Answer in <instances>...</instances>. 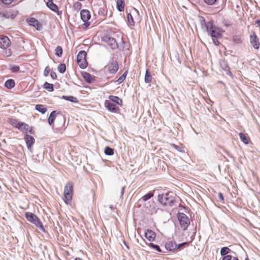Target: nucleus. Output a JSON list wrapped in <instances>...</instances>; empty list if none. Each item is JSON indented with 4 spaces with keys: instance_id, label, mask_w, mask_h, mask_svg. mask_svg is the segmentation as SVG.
Listing matches in <instances>:
<instances>
[{
    "instance_id": "1",
    "label": "nucleus",
    "mask_w": 260,
    "mask_h": 260,
    "mask_svg": "<svg viewBox=\"0 0 260 260\" xmlns=\"http://www.w3.org/2000/svg\"><path fill=\"white\" fill-rule=\"evenodd\" d=\"M157 201L164 206L173 207L176 202L175 197L168 193L159 194Z\"/></svg>"
},
{
    "instance_id": "2",
    "label": "nucleus",
    "mask_w": 260,
    "mask_h": 260,
    "mask_svg": "<svg viewBox=\"0 0 260 260\" xmlns=\"http://www.w3.org/2000/svg\"><path fill=\"white\" fill-rule=\"evenodd\" d=\"M207 29L208 34L212 37L213 42L214 44L218 46L219 44V42L218 39L221 38L222 31L218 27L213 26L212 24L210 25L209 27V25L207 26Z\"/></svg>"
},
{
    "instance_id": "3",
    "label": "nucleus",
    "mask_w": 260,
    "mask_h": 260,
    "mask_svg": "<svg viewBox=\"0 0 260 260\" xmlns=\"http://www.w3.org/2000/svg\"><path fill=\"white\" fill-rule=\"evenodd\" d=\"M74 192V183L72 181L66 183L64 187V202L66 204H69L73 198Z\"/></svg>"
},
{
    "instance_id": "4",
    "label": "nucleus",
    "mask_w": 260,
    "mask_h": 260,
    "mask_svg": "<svg viewBox=\"0 0 260 260\" xmlns=\"http://www.w3.org/2000/svg\"><path fill=\"white\" fill-rule=\"evenodd\" d=\"M25 217L28 221L35 224L40 231L44 233L46 232L40 219L34 213L30 212H26L25 213Z\"/></svg>"
},
{
    "instance_id": "5",
    "label": "nucleus",
    "mask_w": 260,
    "mask_h": 260,
    "mask_svg": "<svg viewBox=\"0 0 260 260\" xmlns=\"http://www.w3.org/2000/svg\"><path fill=\"white\" fill-rule=\"evenodd\" d=\"M127 19L128 26L133 27L136 23L140 21L139 11L136 9L131 10L129 13H127Z\"/></svg>"
},
{
    "instance_id": "6",
    "label": "nucleus",
    "mask_w": 260,
    "mask_h": 260,
    "mask_svg": "<svg viewBox=\"0 0 260 260\" xmlns=\"http://www.w3.org/2000/svg\"><path fill=\"white\" fill-rule=\"evenodd\" d=\"M105 41L112 49H117L119 44L124 43L122 36L118 35H114V37L107 38Z\"/></svg>"
},
{
    "instance_id": "7",
    "label": "nucleus",
    "mask_w": 260,
    "mask_h": 260,
    "mask_svg": "<svg viewBox=\"0 0 260 260\" xmlns=\"http://www.w3.org/2000/svg\"><path fill=\"white\" fill-rule=\"evenodd\" d=\"M177 217L181 229L183 231H186L190 223L189 218L182 212H178Z\"/></svg>"
},
{
    "instance_id": "8",
    "label": "nucleus",
    "mask_w": 260,
    "mask_h": 260,
    "mask_svg": "<svg viewBox=\"0 0 260 260\" xmlns=\"http://www.w3.org/2000/svg\"><path fill=\"white\" fill-rule=\"evenodd\" d=\"M86 55L87 53L85 51H80L77 55V61L81 69H85L88 66Z\"/></svg>"
},
{
    "instance_id": "9",
    "label": "nucleus",
    "mask_w": 260,
    "mask_h": 260,
    "mask_svg": "<svg viewBox=\"0 0 260 260\" xmlns=\"http://www.w3.org/2000/svg\"><path fill=\"white\" fill-rule=\"evenodd\" d=\"M11 41L9 38L5 36H0V48L4 49H8L11 45Z\"/></svg>"
},
{
    "instance_id": "10",
    "label": "nucleus",
    "mask_w": 260,
    "mask_h": 260,
    "mask_svg": "<svg viewBox=\"0 0 260 260\" xmlns=\"http://www.w3.org/2000/svg\"><path fill=\"white\" fill-rule=\"evenodd\" d=\"M107 67L108 68V72L112 74H116L119 69L118 63L116 60L110 62L107 64Z\"/></svg>"
},
{
    "instance_id": "11",
    "label": "nucleus",
    "mask_w": 260,
    "mask_h": 260,
    "mask_svg": "<svg viewBox=\"0 0 260 260\" xmlns=\"http://www.w3.org/2000/svg\"><path fill=\"white\" fill-rule=\"evenodd\" d=\"M18 129L22 132L23 133H27L28 132H29L31 134H34L32 127L29 126L28 124L25 122H20Z\"/></svg>"
},
{
    "instance_id": "12",
    "label": "nucleus",
    "mask_w": 260,
    "mask_h": 260,
    "mask_svg": "<svg viewBox=\"0 0 260 260\" xmlns=\"http://www.w3.org/2000/svg\"><path fill=\"white\" fill-rule=\"evenodd\" d=\"M104 104L106 108L112 112L117 113L119 110V107L115 104L111 103L110 100H106Z\"/></svg>"
},
{
    "instance_id": "13",
    "label": "nucleus",
    "mask_w": 260,
    "mask_h": 260,
    "mask_svg": "<svg viewBox=\"0 0 260 260\" xmlns=\"http://www.w3.org/2000/svg\"><path fill=\"white\" fill-rule=\"evenodd\" d=\"M250 42L255 49L259 48L260 43L254 31L252 32V34L250 36Z\"/></svg>"
},
{
    "instance_id": "14",
    "label": "nucleus",
    "mask_w": 260,
    "mask_h": 260,
    "mask_svg": "<svg viewBox=\"0 0 260 260\" xmlns=\"http://www.w3.org/2000/svg\"><path fill=\"white\" fill-rule=\"evenodd\" d=\"M144 237L149 242H153L156 239V233L150 229H147L144 233Z\"/></svg>"
},
{
    "instance_id": "15",
    "label": "nucleus",
    "mask_w": 260,
    "mask_h": 260,
    "mask_svg": "<svg viewBox=\"0 0 260 260\" xmlns=\"http://www.w3.org/2000/svg\"><path fill=\"white\" fill-rule=\"evenodd\" d=\"M176 243L174 241H169L166 242L165 247L169 252H175L176 250Z\"/></svg>"
},
{
    "instance_id": "16",
    "label": "nucleus",
    "mask_w": 260,
    "mask_h": 260,
    "mask_svg": "<svg viewBox=\"0 0 260 260\" xmlns=\"http://www.w3.org/2000/svg\"><path fill=\"white\" fill-rule=\"evenodd\" d=\"M24 139L26 143L28 149L31 150V147L35 142L34 138L30 135L26 134L24 136Z\"/></svg>"
},
{
    "instance_id": "17",
    "label": "nucleus",
    "mask_w": 260,
    "mask_h": 260,
    "mask_svg": "<svg viewBox=\"0 0 260 260\" xmlns=\"http://www.w3.org/2000/svg\"><path fill=\"white\" fill-rule=\"evenodd\" d=\"M28 22L30 25L34 26L37 30H40L42 27V24L35 18H30L28 20Z\"/></svg>"
},
{
    "instance_id": "18",
    "label": "nucleus",
    "mask_w": 260,
    "mask_h": 260,
    "mask_svg": "<svg viewBox=\"0 0 260 260\" xmlns=\"http://www.w3.org/2000/svg\"><path fill=\"white\" fill-rule=\"evenodd\" d=\"M81 18L84 22H87L90 18V12L87 10H82L80 13Z\"/></svg>"
},
{
    "instance_id": "19",
    "label": "nucleus",
    "mask_w": 260,
    "mask_h": 260,
    "mask_svg": "<svg viewBox=\"0 0 260 260\" xmlns=\"http://www.w3.org/2000/svg\"><path fill=\"white\" fill-rule=\"evenodd\" d=\"M126 180H124V181H122L119 185H118L116 186V190H118L119 189H120V198H121L124 193L125 191V187L126 186L125 182Z\"/></svg>"
},
{
    "instance_id": "20",
    "label": "nucleus",
    "mask_w": 260,
    "mask_h": 260,
    "mask_svg": "<svg viewBox=\"0 0 260 260\" xmlns=\"http://www.w3.org/2000/svg\"><path fill=\"white\" fill-rule=\"evenodd\" d=\"M241 140L245 144H249L250 140L247 134L240 133L239 134Z\"/></svg>"
},
{
    "instance_id": "21",
    "label": "nucleus",
    "mask_w": 260,
    "mask_h": 260,
    "mask_svg": "<svg viewBox=\"0 0 260 260\" xmlns=\"http://www.w3.org/2000/svg\"><path fill=\"white\" fill-rule=\"evenodd\" d=\"M58 113L56 112V111H53L50 114L49 117H48V123L50 125H52L54 123V120L56 117V115Z\"/></svg>"
},
{
    "instance_id": "22",
    "label": "nucleus",
    "mask_w": 260,
    "mask_h": 260,
    "mask_svg": "<svg viewBox=\"0 0 260 260\" xmlns=\"http://www.w3.org/2000/svg\"><path fill=\"white\" fill-rule=\"evenodd\" d=\"M109 99L110 101H112L118 105L121 106L122 105V100L119 98L118 96L110 95L109 96Z\"/></svg>"
},
{
    "instance_id": "23",
    "label": "nucleus",
    "mask_w": 260,
    "mask_h": 260,
    "mask_svg": "<svg viewBox=\"0 0 260 260\" xmlns=\"http://www.w3.org/2000/svg\"><path fill=\"white\" fill-rule=\"evenodd\" d=\"M9 123L12 125L14 127L18 128L21 121H19L17 119L10 118L8 120Z\"/></svg>"
},
{
    "instance_id": "24",
    "label": "nucleus",
    "mask_w": 260,
    "mask_h": 260,
    "mask_svg": "<svg viewBox=\"0 0 260 260\" xmlns=\"http://www.w3.org/2000/svg\"><path fill=\"white\" fill-rule=\"evenodd\" d=\"M124 2L123 0H117L116 2V7L119 11L122 12L124 9Z\"/></svg>"
},
{
    "instance_id": "25",
    "label": "nucleus",
    "mask_w": 260,
    "mask_h": 260,
    "mask_svg": "<svg viewBox=\"0 0 260 260\" xmlns=\"http://www.w3.org/2000/svg\"><path fill=\"white\" fill-rule=\"evenodd\" d=\"M5 86L8 89L13 88L15 85V81L13 79L7 80L5 83Z\"/></svg>"
},
{
    "instance_id": "26",
    "label": "nucleus",
    "mask_w": 260,
    "mask_h": 260,
    "mask_svg": "<svg viewBox=\"0 0 260 260\" xmlns=\"http://www.w3.org/2000/svg\"><path fill=\"white\" fill-rule=\"evenodd\" d=\"M152 78V76L151 75L150 73L149 72L148 70H146L144 78L145 82L146 83H149L151 82Z\"/></svg>"
},
{
    "instance_id": "27",
    "label": "nucleus",
    "mask_w": 260,
    "mask_h": 260,
    "mask_svg": "<svg viewBox=\"0 0 260 260\" xmlns=\"http://www.w3.org/2000/svg\"><path fill=\"white\" fill-rule=\"evenodd\" d=\"M47 6H48V7L49 9H50L51 10H52V11H53L54 12H56L58 10V7H57V5L56 4H54L52 2V0L49 1L47 3Z\"/></svg>"
},
{
    "instance_id": "28",
    "label": "nucleus",
    "mask_w": 260,
    "mask_h": 260,
    "mask_svg": "<svg viewBox=\"0 0 260 260\" xmlns=\"http://www.w3.org/2000/svg\"><path fill=\"white\" fill-rule=\"evenodd\" d=\"M232 250L228 247H223L221 248L220 254L221 256L228 255V254L231 253Z\"/></svg>"
},
{
    "instance_id": "29",
    "label": "nucleus",
    "mask_w": 260,
    "mask_h": 260,
    "mask_svg": "<svg viewBox=\"0 0 260 260\" xmlns=\"http://www.w3.org/2000/svg\"><path fill=\"white\" fill-rule=\"evenodd\" d=\"M36 109L42 114H44L47 110L46 107L44 105L41 104L36 105Z\"/></svg>"
},
{
    "instance_id": "30",
    "label": "nucleus",
    "mask_w": 260,
    "mask_h": 260,
    "mask_svg": "<svg viewBox=\"0 0 260 260\" xmlns=\"http://www.w3.org/2000/svg\"><path fill=\"white\" fill-rule=\"evenodd\" d=\"M147 244L151 248L155 249L158 252H164L162 249L160 248L159 245L157 244H153L151 242L149 243V244L147 243Z\"/></svg>"
},
{
    "instance_id": "31",
    "label": "nucleus",
    "mask_w": 260,
    "mask_h": 260,
    "mask_svg": "<svg viewBox=\"0 0 260 260\" xmlns=\"http://www.w3.org/2000/svg\"><path fill=\"white\" fill-rule=\"evenodd\" d=\"M43 87L47 90L48 91H52L54 90L53 84L49 83L48 82H45L43 85Z\"/></svg>"
},
{
    "instance_id": "32",
    "label": "nucleus",
    "mask_w": 260,
    "mask_h": 260,
    "mask_svg": "<svg viewBox=\"0 0 260 260\" xmlns=\"http://www.w3.org/2000/svg\"><path fill=\"white\" fill-rule=\"evenodd\" d=\"M127 73H128V71H126L123 74V75H121L118 79H117V80H115V82H117L118 84H120V83H122V82H123L126 78Z\"/></svg>"
},
{
    "instance_id": "33",
    "label": "nucleus",
    "mask_w": 260,
    "mask_h": 260,
    "mask_svg": "<svg viewBox=\"0 0 260 260\" xmlns=\"http://www.w3.org/2000/svg\"><path fill=\"white\" fill-rule=\"evenodd\" d=\"M233 41L236 44H241L242 43L241 36L239 35H235L233 37Z\"/></svg>"
},
{
    "instance_id": "34",
    "label": "nucleus",
    "mask_w": 260,
    "mask_h": 260,
    "mask_svg": "<svg viewBox=\"0 0 260 260\" xmlns=\"http://www.w3.org/2000/svg\"><path fill=\"white\" fill-rule=\"evenodd\" d=\"M244 182L247 185V186L250 188L251 190H254L256 189L255 187V185L252 182H251V180H243Z\"/></svg>"
},
{
    "instance_id": "35",
    "label": "nucleus",
    "mask_w": 260,
    "mask_h": 260,
    "mask_svg": "<svg viewBox=\"0 0 260 260\" xmlns=\"http://www.w3.org/2000/svg\"><path fill=\"white\" fill-rule=\"evenodd\" d=\"M154 196V193L152 191H149L146 194H145L143 197L142 200L144 201H147L150 199H151Z\"/></svg>"
},
{
    "instance_id": "36",
    "label": "nucleus",
    "mask_w": 260,
    "mask_h": 260,
    "mask_svg": "<svg viewBox=\"0 0 260 260\" xmlns=\"http://www.w3.org/2000/svg\"><path fill=\"white\" fill-rule=\"evenodd\" d=\"M63 99L66 100H67V101H71L72 102H74V103H77L78 102L77 101V98L73 96H66V95H63L62 96Z\"/></svg>"
},
{
    "instance_id": "37",
    "label": "nucleus",
    "mask_w": 260,
    "mask_h": 260,
    "mask_svg": "<svg viewBox=\"0 0 260 260\" xmlns=\"http://www.w3.org/2000/svg\"><path fill=\"white\" fill-rule=\"evenodd\" d=\"M104 152L106 155H112L114 154V149L109 147H106L105 149Z\"/></svg>"
},
{
    "instance_id": "38",
    "label": "nucleus",
    "mask_w": 260,
    "mask_h": 260,
    "mask_svg": "<svg viewBox=\"0 0 260 260\" xmlns=\"http://www.w3.org/2000/svg\"><path fill=\"white\" fill-rule=\"evenodd\" d=\"M62 54V48L58 46L55 49V55L58 57H61Z\"/></svg>"
},
{
    "instance_id": "39",
    "label": "nucleus",
    "mask_w": 260,
    "mask_h": 260,
    "mask_svg": "<svg viewBox=\"0 0 260 260\" xmlns=\"http://www.w3.org/2000/svg\"><path fill=\"white\" fill-rule=\"evenodd\" d=\"M66 70V66L64 63H60L58 67V70L60 73H64Z\"/></svg>"
},
{
    "instance_id": "40",
    "label": "nucleus",
    "mask_w": 260,
    "mask_h": 260,
    "mask_svg": "<svg viewBox=\"0 0 260 260\" xmlns=\"http://www.w3.org/2000/svg\"><path fill=\"white\" fill-rule=\"evenodd\" d=\"M9 182H11L13 186L17 188V186H19V182L17 181V180H8Z\"/></svg>"
},
{
    "instance_id": "41",
    "label": "nucleus",
    "mask_w": 260,
    "mask_h": 260,
    "mask_svg": "<svg viewBox=\"0 0 260 260\" xmlns=\"http://www.w3.org/2000/svg\"><path fill=\"white\" fill-rule=\"evenodd\" d=\"M187 242H182L181 243H180V244H176V250L177 249H180L181 250V249H182L183 248V246L184 245H187Z\"/></svg>"
},
{
    "instance_id": "42",
    "label": "nucleus",
    "mask_w": 260,
    "mask_h": 260,
    "mask_svg": "<svg viewBox=\"0 0 260 260\" xmlns=\"http://www.w3.org/2000/svg\"><path fill=\"white\" fill-rule=\"evenodd\" d=\"M50 72V69L49 67H46L45 69L44 72V75L45 76L47 77L48 76L49 73Z\"/></svg>"
},
{
    "instance_id": "43",
    "label": "nucleus",
    "mask_w": 260,
    "mask_h": 260,
    "mask_svg": "<svg viewBox=\"0 0 260 260\" xmlns=\"http://www.w3.org/2000/svg\"><path fill=\"white\" fill-rule=\"evenodd\" d=\"M5 55L7 57L10 56L12 54V51L10 49H5Z\"/></svg>"
},
{
    "instance_id": "44",
    "label": "nucleus",
    "mask_w": 260,
    "mask_h": 260,
    "mask_svg": "<svg viewBox=\"0 0 260 260\" xmlns=\"http://www.w3.org/2000/svg\"><path fill=\"white\" fill-rule=\"evenodd\" d=\"M216 1L217 0H204L205 3L210 5H213Z\"/></svg>"
},
{
    "instance_id": "45",
    "label": "nucleus",
    "mask_w": 260,
    "mask_h": 260,
    "mask_svg": "<svg viewBox=\"0 0 260 260\" xmlns=\"http://www.w3.org/2000/svg\"><path fill=\"white\" fill-rule=\"evenodd\" d=\"M222 260H232L233 256L231 255L222 256Z\"/></svg>"
},
{
    "instance_id": "46",
    "label": "nucleus",
    "mask_w": 260,
    "mask_h": 260,
    "mask_svg": "<svg viewBox=\"0 0 260 260\" xmlns=\"http://www.w3.org/2000/svg\"><path fill=\"white\" fill-rule=\"evenodd\" d=\"M74 7L75 8L81 9L82 7V4L80 2H77L74 3Z\"/></svg>"
},
{
    "instance_id": "47",
    "label": "nucleus",
    "mask_w": 260,
    "mask_h": 260,
    "mask_svg": "<svg viewBox=\"0 0 260 260\" xmlns=\"http://www.w3.org/2000/svg\"><path fill=\"white\" fill-rule=\"evenodd\" d=\"M218 197L219 200L221 201H222V202H223V201H224V197H223V194H222V193L221 192H219L218 193Z\"/></svg>"
},
{
    "instance_id": "48",
    "label": "nucleus",
    "mask_w": 260,
    "mask_h": 260,
    "mask_svg": "<svg viewBox=\"0 0 260 260\" xmlns=\"http://www.w3.org/2000/svg\"><path fill=\"white\" fill-rule=\"evenodd\" d=\"M3 3L6 4V5H10L11 4L14 0H2Z\"/></svg>"
},
{
    "instance_id": "49",
    "label": "nucleus",
    "mask_w": 260,
    "mask_h": 260,
    "mask_svg": "<svg viewBox=\"0 0 260 260\" xmlns=\"http://www.w3.org/2000/svg\"><path fill=\"white\" fill-rule=\"evenodd\" d=\"M50 76L51 78L53 79H55L57 78V75L54 72H51L50 73Z\"/></svg>"
},
{
    "instance_id": "50",
    "label": "nucleus",
    "mask_w": 260,
    "mask_h": 260,
    "mask_svg": "<svg viewBox=\"0 0 260 260\" xmlns=\"http://www.w3.org/2000/svg\"><path fill=\"white\" fill-rule=\"evenodd\" d=\"M84 78L86 81H88L89 80V78H90V76L89 74L86 73L85 75H84Z\"/></svg>"
},
{
    "instance_id": "51",
    "label": "nucleus",
    "mask_w": 260,
    "mask_h": 260,
    "mask_svg": "<svg viewBox=\"0 0 260 260\" xmlns=\"http://www.w3.org/2000/svg\"><path fill=\"white\" fill-rule=\"evenodd\" d=\"M256 23L258 24V26H260V19H259V20H257L256 21Z\"/></svg>"
},
{
    "instance_id": "52",
    "label": "nucleus",
    "mask_w": 260,
    "mask_h": 260,
    "mask_svg": "<svg viewBox=\"0 0 260 260\" xmlns=\"http://www.w3.org/2000/svg\"><path fill=\"white\" fill-rule=\"evenodd\" d=\"M14 70L15 71H18V70H19V67H15V68H14Z\"/></svg>"
},
{
    "instance_id": "53",
    "label": "nucleus",
    "mask_w": 260,
    "mask_h": 260,
    "mask_svg": "<svg viewBox=\"0 0 260 260\" xmlns=\"http://www.w3.org/2000/svg\"><path fill=\"white\" fill-rule=\"evenodd\" d=\"M75 260H83L80 257H76Z\"/></svg>"
},
{
    "instance_id": "54",
    "label": "nucleus",
    "mask_w": 260,
    "mask_h": 260,
    "mask_svg": "<svg viewBox=\"0 0 260 260\" xmlns=\"http://www.w3.org/2000/svg\"><path fill=\"white\" fill-rule=\"evenodd\" d=\"M232 260H239L237 257H234Z\"/></svg>"
},
{
    "instance_id": "55",
    "label": "nucleus",
    "mask_w": 260,
    "mask_h": 260,
    "mask_svg": "<svg viewBox=\"0 0 260 260\" xmlns=\"http://www.w3.org/2000/svg\"><path fill=\"white\" fill-rule=\"evenodd\" d=\"M254 180V183H259V182H258V180H256V179H254V180Z\"/></svg>"
},
{
    "instance_id": "56",
    "label": "nucleus",
    "mask_w": 260,
    "mask_h": 260,
    "mask_svg": "<svg viewBox=\"0 0 260 260\" xmlns=\"http://www.w3.org/2000/svg\"><path fill=\"white\" fill-rule=\"evenodd\" d=\"M173 146H174V148H176V149H177V148H178V147L177 145H175V144H173Z\"/></svg>"
},
{
    "instance_id": "57",
    "label": "nucleus",
    "mask_w": 260,
    "mask_h": 260,
    "mask_svg": "<svg viewBox=\"0 0 260 260\" xmlns=\"http://www.w3.org/2000/svg\"><path fill=\"white\" fill-rule=\"evenodd\" d=\"M244 260H249L248 257L247 256L246 257H245Z\"/></svg>"
},
{
    "instance_id": "58",
    "label": "nucleus",
    "mask_w": 260,
    "mask_h": 260,
    "mask_svg": "<svg viewBox=\"0 0 260 260\" xmlns=\"http://www.w3.org/2000/svg\"><path fill=\"white\" fill-rule=\"evenodd\" d=\"M111 209H113V207L112 205H110V207H109Z\"/></svg>"
},
{
    "instance_id": "59",
    "label": "nucleus",
    "mask_w": 260,
    "mask_h": 260,
    "mask_svg": "<svg viewBox=\"0 0 260 260\" xmlns=\"http://www.w3.org/2000/svg\"><path fill=\"white\" fill-rule=\"evenodd\" d=\"M21 182H22L23 180L22 179H21L20 180Z\"/></svg>"
}]
</instances>
